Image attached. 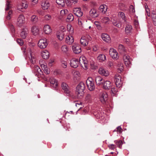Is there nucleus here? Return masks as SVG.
Returning <instances> with one entry per match:
<instances>
[{
	"mask_svg": "<svg viewBox=\"0 0 156 156\" xmlns=\"http://www.w3.org/2000/svg\"><path fill=\"white\" fill-rule=\"evenodd\" d=\"M117 71L119 73H121L123 69V64L122 63H119L117 66Z\"/></svg>",
	"mask_w": 156,
	"mask_h": 156,
	"instance_id": "nucleus-37",
	"label": "nucleus"
},
{
	"mask_svg": "<svg viewBox=\"0 0 156 156\" xmlns=\"http://www.w3.org/2000/svg\"><path fill=\"white\" fill-rule=\"evenodd\" d=\"M56 2L60 7H64L65 5L64 0H56Z\"/></svg>",
	"mask_w": 156,
	"mask_h": 156,
	"instance_id": "nucleus-40",
	"label": "nucleus"
},
{
	"mask_svg": "<svg viewBox=\"0 0 156 156\" xmlns=\"http://www.w3.org/2000/svg\"><path fill=\"white\" fill-rule=\"evenodd\" d=\"M31 58L30 60V61L31 63H34L35 62V60L34 59V57L32 56L31 55Z\"/></svg>",
	"mask_w": 156,
	"mask_h": 156,
	"instance_id": "nucleus-60",
	"label": "nucleus"
},
{
	"mask_svg": "<svg viewBox=\"0 0 156 156\" xmlns=\"http://www.w3.org/2000/svg\"><path fill=\"white\" fill-rule=\"evenodd\" d=\"M108 9L107 6L104 4L101 5L99 7L100 11L103 14H105L107 11Z\"/></svg>",
	"mask_w": 156,
	"mask_h": 156,
	"instance_id": "nucleus-24",
	"label": "nucleus"
},
{
	"mask_svg": "<svg viewBox=\"0 0 156 156\" xmlns=\"http://www.w3.org/2000/svg\"><path fill=\"white\" fill-rule=\"evenodd\" d=\"M98 72L101 75L107 76L109 75V73L108 70L103 68H100L98 69Z\"/></svg>",
	"mask_w": 156,
	"mask_h": 156,
	"instance_id": "nucleus-15",
	"label": "nucleus"
},
{
	"mask_svg": "<svg viewBox=\"0 0 156 156\" xmlns=\"http://www.w3.org/2000/svg\"><path fill=\"white\" fill-rule=\"evenodd\" d=\"M152 19L154 24L156 26V9L152 13Z\"/></svg>",
	"mask_w": 156,
	"mask_h": 156,
	"instance_id": "nucleus-32",
	"label": "nucleus"
},
{
	"mask_svg": "<svg viewBox=\"0 0 156 156\" xmlns=\"http://www.w3.org/2000/svg\"><path fill=\"white\" fill-rule=\"evenodd\" d=\"M12 12L11 10L8 13V16L6 17V19L8 20H9L11 18L12 16Z\"/></svg>",
	"mask_w": 156,
	"mask_h": 156,
	"instance_id": "nucleus-54",
	"label": "nucleus"
},
{
	"mask_svg": "<svg viewBox=\"0 0 156 156\" xmlns=\"http://www.w3.org/2000/svg\"><path fill=\"white\" fill-rule=\"evenodd\" d=\"M109 53L110 55L113 59H117L118 58V53L116 50L111 48L109 50Z\"/></svg>",
	"mask_w": 156,
	"mask_h": 156,
	"instance_id": "nucleus-10",
	"label": "nucleus"
},
{
	"mask_svg": "<svg viewBox=\"0 0 156 156\" xmlns=\"http://www.w3.org/2000/svg\"><path fill=\"white\" fill-rule=\"evenodd\" d=\"M90 15L93 18H96L98 17L99 15L98 12L94 9H92L89 12Z\"/></svg>",
	"mask_w": 156,
	"mask_h": 156,
	"instance_id": "nucleus-16",
	"label": "nucleus"
},
{
	"mask_svg": "<svg viewBox=\"0 0 156 156\" xmlns=\"http://www.w3.org/2000/svg\"><path fill=\"white\" fill-rule=\"evenodd\" d=\"M117 92L118 90L116 88L114 87L111 88V94L112 96H114L115 95Z\"/></svg>",
	"mask_w": 156,
	"mask_h": 156,
	"instance_id": "nucleus-42",
	"label": "nucleus"
},
{
	"mask_svg": "<svg viewBox=\"0 0 156 156\" xmlns=\"http://www.w3.org/2000/svg\"><path fill=\"white\" fill-rule=\"evenodd\" d=\"M73 12L75 15L78 17H81L83 14L80 9L78 8H74L73 9Z\"/></svg>",
	"mask_w": 156,
	"mask_h": 156,
	"instance_id": "nucleus-18",
	"label": "nucleus"
},
{
	"mask_svg": "<svg viewBox=\"0 0 156 156\" xmlns=\"http://www.w3.org/2000/svg\"><path fill=\"white\" fill-rule=\"evenodd\" d=\"M43 70L44 71V73L46 74H49V72L48 71V68H47V69H44Z\"/></svg>",
	"mask_w": 156,
	"mask_h": 156,
	"instance_id": "nucleus-63",
	"label": "nucleus"
},
{
	"mask_svg": "<svg viewBox=\"0 0 156 156\" xmlns=\"http://www.w3.org/2000/svg\"><path fill=\"white\" fill-rule=\"evenodd\" d=\"M41 56L42 58L44 59H48L49 57V53L46 50H44L41 52Z\"/></svg>",
	"mask_w": 156,
	"mask_h": 156,
	"instance_id": "nucleus-31",
	"label": "nucleus"
},
{
	"mask_svg": "<svg viewBox=\"0 0 156 156\" xmlns=\"http://www.w3.org/2000/svg\"><path fill=\"white\" fill-rule=\"evenodd\" d=\"M11 7V4L10 2L8 0H7L6 4V7L5 9V11H7Z\"/></svg>",
	"mask_w": 156,
	"mask_h": 156,
	"instance_id": "nucleus-46",
	"label": "nucleus"
},
{
	"mask_svg": "<svg viewBox=\"0 0 156 156\" xmlns=\"http://www.w3.org/2000/svg\"><path fill=\"white\" fill-rule=\"evenodd\" d=\"M108 98V94L106 92H102L100 93L99 98L100 101L103 104L105 103L107 100Z\"/></svg>",
	"mask_w": 156,
	"mask_h": 156,
	"instance_id": "nucleus-7",
	"label": "nucleus"
},
{
	"mask_svg": "<svg viewBox=\"0 0 156 156\" xmlns=\"http://www.w3.org/2000/svg\"><path fill=\"white\" fill-rule=\"evenodd\" d=\"M86 84L88 89L90 91L94 90L95 88L93 79L91 77L88 78L86 80Z\"/></svg>",
	"mask_w": 156,
	"mask_h": 156,
	"instance_id": "nucleus-2",
	"label": "nucleus"
},
{
	"mask_svg": "<svg viewBox=\"0 0 156 156\" xmlns=\"http://www.w3.org/2000/svg\"><path fill=\"white\" fill-rule=\"evenodd\" d=\"M108 147L111 150H114L116 148V145L113 144H110L108 145Z\"/></svg>",
	"mask_w": 156,
	"mask_h": 156,
	"instance_id": "nucleus-43",
	"label": "nucleus"
},
{
	"mask_svg": "<svg viewBox=\"0 0 156 156\" xmlns=\"http://www.w3.org/2000/svg\"><path fill=\"white\" fill-rule=\"evenodd\" d=\"M67 19L69 21H72L74 19V17L73 14H69L67 16Z\"/></svg>",
	"mask_w": 156,
	"mask_h": 156,
	"instance_id": "nucleus-47",
	"label": "nucleus"
},
{
	"mask_svg": "<svg viewBox=\"0 0 156 156\" xmlns=\"http://www.w3.org/2000/svg\"><path fill=\"white\" fill-rule=\"evenodd\" d=\"M34 71L35 75L38 77L41 76L43 73L41 69L38 66L36 65L34 66Z\"/></svg>",
	"mask_w": 156,
	"mask_h": 156,
	"instance_id": "nucleus-11",
	"label": "nucleus"
},
{
	"mask_svg": "<svg viewBox=\"0 0 156 156\" xmlns=\"http://www.w3.org/2000/svg\"><path fill=\"white\" fill-rule=\"evenodd\" d=\"M61 65L64 68H66L67 67V63L65 61H62V62Z\"/></svg>",
	"mask_w": 156,
	"mask_h": 156,
	"instance_id": "nucleus-57",
	"label": "nucleus"
},
{
	"mask_svg": "<svg viewBox=\"0 0 156 156\" xmlns=\"http://www.w3.org/2000/svg\"><path fill=\"white\" fill-rule=\"evenodd\" d=\"M41 5L43 9H47L50 6V3L48 1L44 0L42 1Z\"/></svg>",
	"mask_w": 156,
	"mask_h": 156,
	"instance_id": "nucleus-17",
	"label": "nucleus"
},
{
	"mask_svg": "<svg viewBox=\"0 0 156 156\" xmlns=\"http://www.w3.org/2000/svg\"><path fill=\"white\" fill-rule=\"evenodd\" d=\"M91 96L90 94H87L85 97V100L87 101H90L91 99Z\"/></svg>",
	"mask_w": 156,
	"mask_h": 156,
	"instance_id": "nucleus-55",
	"label": "nucleus"
},
{
	"mask_svg": "<svg viewBox=\"0 0 156 156\" xmlns=\"http://www.w3.org/2000/svg\"><path fill=\"white\" fill-rule=\"evenodd\" d=\"M73 75L74 76L76 77H79L80 76V73L79 72L77 71H74L73 73Z\"/></svg>",
	"mask_w": 156,
	"mask_h": 156,
	"instance_id": "nucleus-52",
	"label": "nucleus"
},
{
	"mask_svg": "<svg viewBox=\"0 0 156 156\" xmlns=\"http://www.w3.org/2000/svg\"><path fill=\"white\" fill-rule=\"evenodd\" d=\"M114 143L115 144L116 146H117L119 148H121L123 144L122 140H116L114 141Z\"/></svg>",
	"mask_w": 156,
	"mask_h": 156,
	"instance_id": "nucleus-36",
	"label": "nucleus"
},
{
	"mask_svg": "<svg viewBox=\"0 0 156 156\" xmlns=\"http://www.w3.org/2000/svg\"><path fill=\"white\" fill-rule=\"evenodd\" d=\"M85 85L83 82H80L76 87V94L78 98H81L84 95Z\"/></svg>",
	"mask_w": 156,
	"mask_h": 156,
	"instance_id": "nucleus-1",
	"label": "nucleus"
},
{
	"mask_svg": "<svg viewBox=\"0 0 156 156\" xmlns=\"http://www.w3.org/2000/svg\"><path fill=\"white\" fill-rule=\"evenodd\" d=\"M80 63L81 65V66L83 68V69L86 70L87 69V62L86 60V58L84 56H81L80 58Z\"/></svg>",
	"mask_w": 156,
	"mask_h": 156,
	"instance_id": "nucleus-3",
	"label": "nucleus"
},
{
	"mask_svg": "<svg viewBox=\"0 0 156 156\" xmlns=\"http://www.w3.org/2000/svg\"><path fill=\"white\" fill-rule=\"evenodd\" d=\"M95 81L96 84L98 85H100L101 84H102L104 82L103 78L100 76H97L96 77Z\"/></svg>",
	"mask_w": 156,
	"mask_h": 156,
	"instance_id": "nucleus-25",
	"label": "nucleus"
},
{
	"mask_svg": "<svg viewBox=\"0 0 156 156\" xmlns=\"http://www.w3.org/2000/svg\"><path fill=\"white\" fill-rule=\"evenodd\" d=\"M124 41L126 43H128L129 42V40L128 38H125L124 39Z\"/></svg>",
	"mask_w": 156,
	"mask_h": 156,
	"instance_id": "nucleus-64",
	"label": "nucleus"
},
{
	"mask_svg": "<svg viewBox=\"0 0 156 156\" xmlns=\"http://www.w3.org/2000/svg\"><path fill=\"white\" fill-rule=\"evenodd\" d=\"M57 38L60 41H62L64 37V33L62 31L58 32L56 33Z\"/></svg>",
	"mask_w": 156,
	"mask_h": 156,
	"instance_id": "nucleus-29",
	"label": "nucleus"
},
{
	"mask_svg": "<svg viewBox=\"0 0 156 156\" xmlns=\"http://www.w3.org/2000/svg\"><path fill=\"white\" fill-rule=\"evenodd\" d=\"M67 30L69 31L70 34H72L73 33V28L70 24L67 25Z\"/></svg>",
	"mask_w": 156,
	"mask_h": 156,
	"instance_id": "nucleus-41",
	"label": "nucleus"
},
{
	"mask_svg": "<svg viewBox=\"0 0 156 156\" xmlns=\"http://www.w3.org/2000/svg\"><path fill=\"white\" fill-rule=\"evenodd\" d=\"M80 42L82 45L85 46L88 45V41H87L85 37L83 36L80 39Z\"/></svg>",
	"mask_w": 156,
	"mask_h": 156,
	"instance_id": "nucleus-22",
	"label": "nucleus"
},
{
	"mask_svg": "<svg viewBox=\"0 0 156 156\" xmlns=\"http://www.w3.org/2000/svg\"><path fill=\"white\" fill-rule=\"evenodd\" d=\"M39 64L43 70L47 68V65L46 63L44 62V61L42 59L39 61Z\"/></svg>",
	"mask_w": 156,
	"mask_h": 156,
	"instance_id": "nucleus-33",
	"label": "nucleus"
},
{
	"mask_svg": "<svg viewBox=\"0 0 156 156\" xmlns=\"http://www.w3.org/2000/svg\"><path fill=\"white\" fill-rule=\"evenodd\" d=\"M101 21L102 23L105 24H109L110 23V20L107 16L102 17L101 18Z\"/></svg>",
	"mask_w": 156,
	"mask_h": 156,
	"instance_id": "nucleus-19",
	"label": "nucleus"
},
{
	"mask_svg": "<svg viewBox=\"0 0 156 156\" xmlns=\"http://www.w3.org/2000/svg\"><path fill=\"white\" fill-rule=\"evenodd\" d=\"M54 61L53 59L50 60L48 63V65L50 66H52V64L54 62Z\"/></svg>",
	"mask_w": 156,
	"mask_h": 156,
	"instance_id": "nucleus-58",
	"label": "nucleus"
},
{
	"mask_svg": "<svg viewBox=\"0 0 156 156\" xmlns=\"http://www.w3.org/2000/svg\"><path fill=\"white\" fill-rule=\"evenodd\" d=\"M95 62H94L92 65H91V68L92 69H96V66H95Z\"/></svg>",
	"mask_w": 156,
	"mask_h": 156,
	"instance_id": "nucleus-61",
	"label": "nucleus"
},
{
	"mask_svg": "<svg viewBox=\"0 0 156 156\" xmlns=\"http://www.w3.org/2000/svg\"><path fill=\"white\" fill-rule=\"evenodd\" d=\"M123 59L125 65L127 66H129L130 63L129 56L126 55H124L123 57Z\"/></svg>",
	"mask_w": 156,
	"mask_h": 156,
	"instance_id": "nucleus-26",
	"label": "nucleus"
},
{
	"mask_svg": "<svg viewBox=\"0 0 156 156\" xmlns=\"http://www.w3.org/2000/svg\"><path fill=\"white\" fill-rule=\"evenodd\" d=\"M25 17L23 15L21 14L20 15L17 19V25L19 27L22 26L25 23Z\"/></svg>",
	"mask_w": 156,
	"mask_h": 156,
	"instance_id": "nucleus-5",
	"label": "nucleus"
},
{
	"mask_svg": "<svg viewBox=\"0 0 156 156\" xmlns=\"http://www.w3.org/2000/svg\"><path fill=\"white\" fill-rule=\"evenodd\" d=\"M119 50L122 52L124 51H125V48L124 46L122 44H120L118 47Z\"/></svg>",
	"mask_w": 156,
	"mask_h": 156,
	"instance_id": "nucleus-53",
	"label": "nucleus"
},
{
	"mask_svg": "<svg viewBox=\"0 0 156 156\" xmlns=\"http://www.w3.org/2000/svg\"><path fill=\"white\" fill-rule=\"evenodd\" d=\"M78 23L79 25H82V20L81 19H78Z\"/></svg>",
	"mask_w": 156,
	"mask_h": 156,
	"instance_id": "nucleus-59",
	"label": "nucleus"
},
{
	"mask_svg": "<svg viewBox=\"0 0 156 156\" xmlns=\"http://www.w3.org/2000/svg\"><path fill=\"white\" fill-rule=\"evenodd\" d=\"M62 87L64 92L67 94H69L70 92V90L67 84L63 83L62 84Z\"/></svg>",
	"mask_w": 156,
	"mask_h": 156,
	"instance_id": "nucleus-14",
	"label": "nucleus"
},
{
	"mask_svg": "<svg viewBox=\"0 0 156 156\" xmlns=\"http://www.w3.org/2000/svg\"><path fill=\"white\" fill-rule=\"evenodd\" d=\"M115 82L117 87H120L122 84L121 76L118 74H116L115 77Z\"/></svg>",
	"mask_w": 156,
	"mask_h": 156,
	"instance_id": "nucleus-6",
	"label": "nucleus"
},
{
	"mask_svg": "<svg viewBox=\"0 0 156 156\" xmlns=\"http://www.w3.org/2000/svg\"><path fill=\"white\" fill-rule=\"evenodd\" d=\"M79 64V61L78 59L73 58L71 60L70 66L74 68H76L78 66Z\"/></svg>",
	"mask_w": 156,
	"mask_h": 156,
	"instance_id": "nucleus-13",
	"label": "nucleus"
},
{
	"mask_svg": "<svg viewBox=\"0 0 156 156\" xmlns=\"http://www.w3.org/2000/svg\"><path fill=\"white\" fill-rule=\"evenodd\" d=\"M122 129L120 126H119L114 130V131L117 132L118 133H120L122 132Z\"/></svg>",
	"mask_w": 156,
	"mask_h": 156,
	"instance_id": "nucleus-49",
	"label": "nucleus"
},
{
	"mask_svg": "<svg viewBox=\"0 0 156 156\" xmlns=\"http://www.w3.org/2000/svg\"><path fill=\"white\" fill-rule=\"evenodd\" d=\"M97 59L100 61H104L106 59V56L104 54H100L97 57Z\"/></svg>",
	"mask_w": 156,
	"mask_h": 156,
	"instance_id": "nucleus-34",
	"label": "nucleus"
},
{
	"mask_svg": "<svg viewBox=\"0 0 156 156\" xmlns=\"http://www.w3.org/2000/svg\"><path fill=\"white\" fill-rule=\"evenodd\" d=\"M68 11L67 9H64L60 11V14L62 16H63L66 15L68 13Z\"/></svg>",
	"mask_w": 156,
	"mask_h": 156,
	"instance_id": "nucleus-45",
	"label": "nucleus"
},
{
	"mask_svg": "<svg viewBox=\"0 0 156 156\" xmlns=\"http://www.w3.org/2000/svg\"><path fill=\"white\" fill-rule=\"evenodd\" d=\"M74 41V38L71 35H68L66 38V41L69 44H72Z\"/></svg>",
	"mask_w": 156,
	"mask_h": 156,
	"instance_id": "nucleus-21",
	"label": "nucleus"
},
{
	"mask_svg": "<svg viewBox=\"0 0 156 156\" xmlns=\"http://www.w3.org/2000/svg\"><path fill=\"white\" fill-rule=\"evenodd\" d=\"M38 46L41 49H43L46 48L48 45L46 39L44 38L40 40L38 43Z\"/></svg>",
	"mask_w": 156,
	"mask_h": 156,
	"instance_id": "nucleus-8",
	"label": "nucleus"
},
{
	"mask_svg": "<svg viewBox=\"0 0 156 156\" xmlns=\"http://www.w3.org/2000/svg\"><path fill=\"white\" fill-rule=\"evenodd\" d=\"M61 50L63 52L66 53L68 51V49L66 45H63L62 47Z\"/></svg>",
	"mask_w": 156,
	"mask_h": 156,
	"instance_id": "nucleus-44",
	"label": "nucleus"
},
{
	"mask_svg": "<svg viewBox=\"0 0 156 156\" xmlns=\"http://www.w3.org/2000/svg\"><path fill=\"white\" fill-rule=\"evenodd\" d=\"M44 30L46 34H48L51 32L52 30L50 26L48 25L44 26Z\"/></svg>",
	"mask_w": 156,
	"mask_h": 156,
	"instance_id": "nucleus-28",
	"label": "nucleus"
},
{
	"mask_svg": "<svg viewBox=\"0 0 156 156\" xmlns=\"http://www.w3.org/2000/svg\"><path fill=\"white\" fill-rule=\"evenodd\" d=\"M101 38L102 40L106 43H111V40L110 36L106 33H102L101 34Z\"/></svg>",
	"mask_w": 156,
	"mask_h": 156,
	"instance_id": "nucleus-9",
	"label": "nucleus"
},
{
	"mask_svg": "<svg viewBox=\"0 0 156 156\" xmlns=\"http://www.w3.org/2000/svg\"><path fill=\"white\" fill-rule=\"evenodd\" d=\"M103 87L106 90H109L112 87V84L110 81L108 80H104L103 83Z\"/></svg>",
	"mask_w": 156,
	"mask_h": 156,
	"instance_id": "nucleus-12",
	"label": "nucleus"
},
{
	"mask_svg": "<svg viewBox=\"0 0 156 156\" xmlns=\"http://www.w3.org/2000/svg\"><path fill=\"white\" fill-rule=\"evenodd\" d=\"M132 27L131 25L129 24H127L125 29V32L126 33L128 34L130 33L132 30Z\"/></svg>",
	"mask_w": 156,
	"mask_h": 156,
	"instance_id": "nucleus-27",
	"label": "nucleus"
},
{
	"mask_svg": "<svg viewBox=\"0 0 156 156\" xmlns=\"http://www.w3.org/2000/svg\"><path fill=\"white\" fill-rule=\"evenodd\" d=\"M114 25L118 28H120L122 27V23L119 22H116L113 23Z\"/></svg>",
	"mask_w": 156,
	"mask_h": 156,
	"instance_id": "nucleus-48",
	"label": "nucleus"
},
{
	"mask_svg": "<svg viewBox=\"0 0 156 156\" xmlns=\"http://www.w3.org/2000/svg\"><path fill=\"white\" fill-rule=\"evenodd\" d=\"M30 20L31 22L35 23L38 21V18L36 16L33 15L31 17Z\"/></svg>",
	"mask_w": 156,
	"mask_h": 156,
	"instance_id": "nucleus-38",
	"label": "nucleus"
},
{
	"mask_svg": "<svg viewBox=\"0 0 156 156\" xmlns=\"http://www.w3.org/2000/svg\"><path fill=\"white\" fill-rule=\"evenodd\" d=\"M44 19L46 21H48L51 19V17L50 15L47 14L44 16Z\"/></svg>",
	"mask_w": 156,
	"mask_h": 156,
	"instance_id": "nucleus-50",
	"label": "nucleus"
},
{
	"mask_svg": "<svg viewBox=\"0 0 156 156\" xmlns=\"http://www.w3.org/2000/svg\"><path fill=\"white\" fill-rule=\"evenodd\" d=\"M17 43L20 46L23 44V40L21 39H18L16 40Z\"/></svg>",
	"mask_w": 156,
	"mask_h": 156,
	"instance_id": "nucleus-56",
	"label": "nucleus"
},
{
	"mask_svg": "<svg viewBox=\"0 0 156 156\" xmlns=\"http://www.w3.org/2000/svg\"><path fill=\"white\" fill-rule=\"evenodd\" d=\"M93 50L94 51H96L98 50V48L95 46H94L93 47Z\"/></svg>",
	"mask_w": 156,
	"mask_h": 156,
	"instance_id": "nucleus-62",
	"label": "nucleus"
},
{
	"mask_svg": "<svg viewBox=\"0 0 156 156\" xmlns=\"http://www.w3.org/2000/svg\"><path fill=\"white\" fill-rule=\"evenodd\" d=\"M145 10H146V15H147L148 16H150V12L149 9L148 8V6H145Z\"/></svg>",
	"mask_w": 156,
	"mask_h": 156,
	"instance_id": "nucleus-51",
	"label": "nucleus"
},
{
	"mask_svg": "<svg viewBox=\"0 0 156 156\" xmlns=\"http://www.w3.org/2000/svg\"><path fill=\"white\" fill-rule=\"evenodd\" d=\"M50 81L52 87L55 88L57 87L58 83L56 80L53 78L51 77L50 79Z\"/></svg>",
	"mask_w": 156,
	"mask_h": 156,
	"instance_id": "nucleus-20",
	"label": "nucleus"
},
{
	"mask_svg": "<svg viewBox=\"0 0 156 156\" xmlns=\"http://www.w3.org/2000/svg\"><path fill=\"white\" fill-rule=\"evenodd\" d=\"M28 33V31L27 29H23L20 33L21 37L23 39L26 38Z\"/></svg>",
	"mask_w": 156,
	"mask_h": 156,
	"instance_id": "nucleus-30",
	"label": "nucleus"
},
{
	"mask_svg": "<svg viewBox=\"0 0 156 156\" xmlns=\"http://www.w3.org/2000/svg\"><path fill=\"white\" fill-rule=\"evenodd\" d=\"M28 6L27 2L26 1H23L22 2L21 5L18 6L17 9L20 10V9H26L27 8Z\"/></svg>",
	"mask_w": 156,
	"mask_h": 156,
	"instance_id": "nucleus-23",
	"label": "nucleus"
},
{
	"mask_svg": "<svg viewBox=\"0 0 156 156\" xmlns=\"http://www.w3.org/2000/svg\"><path fill=\"white\" fill-rule=\"evenodd\" d=\"M118 16L119 18H122L125 22L126 21V17L124 12H119L118 13Z\"/></svg>",
	"mask_w": 156,
	"mask_h": 156,
	"instance_id": "nucleus-35",
	"label": "nucleus"
},
{
	"mask_svg": "<svg viewBox=\"0 0 156 156\" xmlns=\"http://www.w3.org/2000/svg\"><path fill=\"white\" fill-rule=\"evenodd\" d=\"M31 31L34 34L37 35L38 33L39 30L36 26H33L31 28Z\"/></svg>",
	"mask_w": 156,
	"mask_h": 156,
	"instance_id": "nucleus-39",
	"label": "nucleus"
},
{
	"mask_svg": "<svg viewBox=\"0 0 156 156\" xmlns=\"http://www.w3.org/2000/svg\"><path fill=\"white\" fill-rule=\"evenodd\" d=\"M72 48L73 51L75 54H78L81 52V47L78 44H74L72 46Z\"/></svg>",
	"mask_w": 156,
	"mask_h": 156,
	"instance_id": "nucleus-4",
	"label": "nucleus"
}]
</instances>
